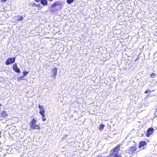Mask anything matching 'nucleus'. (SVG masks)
I'll return each instance as SVG.
<instances>
[{"label": "nucleus", "instance_id": "obj_1", "mask_svg": "<svg viewBox=\"0 0 157 157\" xmlns=\"http://www.w3.org/2000/svg\"><path fill=\"white\" fill-rule=\"evenodd\" d=\"M121 144H117L115 147L113 148L110 151L109 155L110 157H122L121 154H119V152L120 150Z\"/></svg>", "mask_w": 157, "mask_h": 157}, {"label": "nucleus", "instance_id": "obj_2", "mask_svg": "<svg viewBox=\"0 0 157 157\" xmlns=\"http://www.w3.org/2000/svg\"><path fill=\"white\" fill-rule=\"evenodd\" d=\"M36 120L34 118H33L30 122V128L32 130L40 129V128L39 124H36Z\"/></svg>", "mask_w": 157, "mask_h": 157}, {"label": "nucleus", "instance_id": "obj_3", "mask_svg": "<svg viewBox=\"0 0 157 157\" xmlns=\"http://www.w3.org/2000/svg\"><path fill=\"white\" fill-rule=\"evenodd\" d=\"M137 148L136 145L129 147L126 150V152L128 154L131 155L134 153L137 150Z\"/></svg>", "mask_w": 157, "mask_h": 157}, {"label": "nucleus", "instance_id": "obj_4", "mask_svg": "<svg viewBox=\"0 0 157 157\" xmlns=\"http://www.w3.org/2000/svg\"><path fill=\"white\" fill-rule=\"evenodd\" d=\"M38 108L40 109L39 113L42 117V120L43 121L46 120V118L45 117V110L44 109L42 105H38Z\"/></svg>", "mask_w": 157, "mask_h": 157}, {"label": "nucleus", "instance_id": "obj_5", "mask_svg": "<svg viewBox=\"0 0 157 157\" xmlns=\"http://www.w3.org/2000/svg\"><path fill=\"white\" fill-rule=\"evenodd\" d=\"M154 129L152 127L148 128L146 131V136L147 137H149L151 135L153 134L154 132Z\"/></svg>", "mask_w": 157, "mask_h": 157}, {"label": "nucleus", "instance_id": "obj_6", "mask_svg": "<svg viewBox=\"0 0 157 157\" xmlns=\"http://www.w3.org/2000/svg\"><path fill=\"white\" fill-rule=\"evenodd\" d=\"M15 58H9L6 61L5 64L6 65H8L14 63L15 61Z\"/></svg>", "mask_w": 157, "mask_h": 157}, {"label": "nucleus", "instance_id": "obj_7", "mask_svg": "<svg viewBox=\"0 0 157 157\" xmlns=\"http://www.w3.org/2000/svg\"><path fill=\"white\" fill-rule=\"evenodd\" d=\"M36 2H39L40 1V3L44 6H47L48 2L47 0H35Z\"/></svg>", "mask_w": 157, "mask_h": 157}, {"label": "nucleus", "instance_id": "obj_8", "mask_svg": "<svg viewBox=\"0 0 157 157\" xmlns=\"http://www.w3.org/2000/svg\"><path fill=\"white\" fill-rule=\"evenodd\" d=\"M147 145V143L146 141H142L140 142L138 145V148H140L144 147L145 145Z\"/></svg>", "mask_w": 157, "mask_h": 157}, {"label": "nucleus", "instance_id": "obj_9", "mask_svg": "<svg viewBox=\"0 0 157 157\" xmlns=\"http://www.w3.org/2000/svg\"><path fill=\"white\" fill-rule=\"evenodd\" d=\"M13 68L14 71L17 73H19L20 72L19 68L17 67V64L14 63L13 66Z\"/></svg>", "mask_w": 157, "mask_h": 157}, {"label": "nucleus", "instance_id": "obj_10", "mask_svg": "<svg viewBox=\"0 0 157 157\" xmlns=\"http://www.w3.org/2000/svg\"><path fill=\"white\" fill-rule=\"evenodd\" d=\"M52 72L53 74V76H54V77H55L57 74V68L56 67H55L52 70Z\"/></svg>", "mask_w": 157, "mask_h": 157}, {"label": "nucleus", "instance_id": "obj_11", "mask_svg": "<svg viewBox=\"0 0 157 157\" xmlns=\"http://www.w3.org/2000/svg\"><path fill=\"white\" fill-rule=\"evenodd\" d=\"M7 116V114L6 111H3L1 113V117H6Z\"/></svg>", "mask_w": 157, "mask_h": 157}, {"label": "nucleus", "instance_id": "obj_12", "mask_svg": "<svg viewBox=\"0 0 157 157\" xmlns=\"http://www.w3.org/2000/svg\"><path fill=\"white\" fill-rule=\"evenodd\" d=\"M60 5L59 3L58 2H55L53 4H52L51 6V7H55L56 6H58Z\"/></svg>", "mask_w": 157, "mask_h": 157}, {"label": "nucleus", "instance_id": "obj_13", "mask_svg": "<svg viewBox=\"0 0 157 157\" xmlns=\"http://www.w3.org/2000/svg\"><path fill=\"white\" fill-rule=\"evenodd\" d=\"M104 127V124H100L99 125V129L101 131L103 129Z\"/></svg>", "mask_w": 157, "mask_h": 157}, {"label": "nucleus", "instance_id": "obj_14", "mask_svg": "<svg viewBox=\"0 0 157 157\" xmlns=\"http://www.w3.org/2000/svg\"><path fill=\"white\" fill-rule=\"evenodd\" d=\"M24 19V17L22 16H19V18L17 19V21H22Z\"/></svg>", "mask_w": 157, "mask_h": 157}, {"label": "nucleus", "instance_id": "obj_15", "mask_svg": "<svg viewBox=\"0 0 157 157\" xmlns=\"http://www.w3.org/2000/svg\"><path fill=\"white\" fill-rule=\"evenodd\" d=\"M156 75V74L155 73H152L150 75V76L151 77V78H153L154 77H155Z\"/></svg>", "mask_w": 157, "mask_h": 157}, {"label": "nucleus", "instance_id": "obj_16", "mask_svg": "<svg viewBox=\"0 0 157 157\" xmlns=\"http://www.w3.org/2000/svg\"><path fill=\"white\" fill-rule=\"evenodd\" d=\"M74 1V0H67V2L68 4H70L73 2Z\"/></svg>", "mask_w": 157, "mask_h": 157}, {"label": "nucleus", "instance_id": "obj_17", "mask_svg": "<svg viewBox=\"0 0 157 157\" xmlns=\"http://www.w3.org/2000/svg\"><path fill=\"white\" fill-rule=\"evenodd\" d=\"M23 76H25L28 74L29 72L27 71H24L23 72Z\"/></svg>", "mask_w": 157, "mask_h": 157}, {"label": "nucleus", "instance_id": "obj_18", "mask_svg": "<svg viewBox=\"0 0 157 157\" xmlns=\"http://www.w3.org/2000/svg\"><path fill=\"white\" fill-rule=\"evenodd\" d=\"M150 91V90H146L144 91V93L145 94H147V93H148V92L149 91Z\"/></svg>", "mask_w": 157, "mask_h": 157}, {"label": "nucleus", "instance_id": "obj_19", "mask_svg": "<svg viewBox=\"0 0 157 157\" xmlns=\"http://www.w3.org/2000/svg\"><path fill=\"white\" fill-rule=\"evenodd\" d=\"M48 1H50V2H51L53 0H48Z\"/></svg>", "mask_w": 157, "mask_h": 157}, {"label": "nucleus", "instance_id": "obj_20", "mask_svg": "<svg viewBox=\"0 0 157 157\" xmlns=\"http://www.w3.org/2000/svg\"><path fill=\"white\" fill-rule=\"evenodd\" d=\"M1 133L0 132V138L1 137Z\"/></svg>", "mask_w": 157, "mask_h": 157}, {"label": "nucleus", "instance_id": "obj_21", "mask_svg": "<svg viewBox=\"0 0 157 157\" xmlns=\"http://www.w3.org/2000/svg\"><path fill=\"white\" fill-rule=\"evenodd\" d=\"M37 5L40 6V4H37Z\"/></svg>", "mask_w": 157, "mask_h": 157}, {"label": "nucleus", "instance_id": "obj_22", "mask_svg": "<svg viewBox=\"0 0 157 157\" xmlns=\"http://www.w3.org/2000/svg\"><path fill=\"white\" fill-rule=\"evenodd\" d=\"M20 77V78H21V77Z\"/></svg>", "mask_w": 157, "mask_h": 157}]
</instances>
